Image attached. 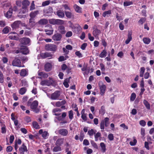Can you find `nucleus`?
Masks as SVG:
<instances>
[{
    "instance_id": "a19ab883",
    "label": "nucleus",
    "mask_w": 154,
    "mask_h": 154,
    "mask_svg": "<svg viewBox=\"0 0 154 154\" xmlns=\"http://www.w3.org/2000/svg\"><path fill=\"white\" fill-rule=\"evenodd\" d=\"M69 81V79H67L64 80L63 83V85L66 88H67L69 87V85L68 82Z\"/></svg>"
},
{
    "instance_id": "b1692460",
    "label": "nucleus",
    "mask_w": 154,
    "mask_h": 154,
    "mask_svg": "<svg viewBox=\"0 0 154 154\" xmlns=\"http://www.w3.org/2000/svg\"><path fill=\"white\" fill-rule=\"evenodd\" d=\"M58 30L60 33L62 34H64L66 32V31L65 30V27L63 26H59Z\"/></svg>"
},
{
    "instance_id": "f257e3e1",
    "label": "nucleus",
    "mask_w": 154,
    "mask_h": 154,
    "mask_svg": "<svg viewBox=\"0 0 154 154\" xmlns=\"http://www.w3.org/2000/svg\"><path fill=\"white\" fill-rule=\"evenodd\" d=\"M38 105V101L35 100L31 103L29 106H30V108L33 110L34 112L35 113H38L39 111V110L37 108Z\"/></svg>"
},
{
    "instance_id": "5701e85b",
    "label": "nucleus",
    "mask_w": 154,
    "mask_h": 154,
    "mask_svg": "<svg viewBox=\"0 0 154 154\" xmlns=\"http://www.w3.org/2000/svg\"><path fill=\"white\" fill-rule=\"evenodd\" d=\"M73 31L76 33H79L81 30L82 28L80 26H73L72 27Z\"/></svg>"
},
{
    "instance_id": "6e6552de",
    "label": "nucleus",
    "mask_w": 154,
    "mask_h": 154,
    "mask_svg": "<svg viewBox=\"0 0 154 154\" xmlns=\"http://www.w3.org/2000/svg\"><path fill=\"white\" fill-rule=\"evenodd\" d=\"M20 41L23 45H26L28 44L30 42L29 38H23L20 39Z\"/></svg>"
},
{
    "instance_id": "9d476101",
    "label": "nucleus",
    "mask_w": 154,
    "mask_h": 154,
    "mask_svg": "<svg viewBox=\"0 0 154 154\" xmlns=\"http://www.w3.org/2000/svg\"><path fill=\"white\" fill-rule=\"evenodd\" d=\"M20 153V154H24L25 152H27L28 151L27 148L24 144L23 143L22 146L19 149Z\"/></svg>"
},
{
    "instance_id": "13d9d810",
    "label": "nucleus",
    "mask_w": 154,
    "mask_h": 154,
    "mask_svg": "<svg viewBox=\"0 0 154 154\" xmlns=\"http://www.w3.org/2000/svg\"><path fill=\"white\" fill-rule=\"evenodd\" d=\"M35 9V4L34 1H32L31 3V6L30 7V11L32 10Z\"/></svg>"
},
{
    "instance_id": "37998d69",
    "label": "nucleus",
    "mask_w": 154,
    "mask_h": 154,
    "mask_svg": "<svg viewBox=\"0 0 154 154\" xmlns=\"http://www.w3.org/2000/svg\"><path fill=\"white\" fill-rule=\"evenodd\" d=\"M94 134L95 141H97L98 140V138L101 136V134L100 133L98 132Z\"/></svg>"
},
{
    "instance_id": "a878e982",
    "label": "nucleus",
    "mask_w": 154,
    "mask_h": 154,
    "mask_svg": "<svg viewBox=\"0 0 154 154\" xmlns=\"http://www.w3.org/2000/svg\"><path fill=\"white\" fill-rule=\"evenodd\" d=\"M28 73V71L26 69H23L21 70L20 75L21 76L24 77L27 75Z\"/></svg>"
},
{
    "instance_id": "4be33fe9",
    "label": "nucleus",
    "mask_w": 154,
    "mask_h": 154,
    "mask_svg": "<svg viewBox=\"0 0 154 154\" xmlns=\"http://www.w3.org/2000/svg\"><path fill=\"white\" fill-rule=\"evenodd\" d=\"M52 56L51 53L45 52L44 53H42L41 54V57L43 58H45L48 57H51Z\"/></svg>"
},
{
    "instance_id": "6ab92c4d",
    "label": "nucleus",
    "mask_w": 154,
    "mask_h": 154,
    "mask_svg": "<svg viewBox=\"0 0 154 154\" xmlns=\"http://www.w3.org/2000/svg\"><path fill=\"white\" fill-rule=\"evenodd\" d=\"M20 23L21 21H15L11 24V26L13 29H16L19 27Z\"/></svg>"
},
{
    "instance_id": "0e129e2a",
    "label": "nucleus",
    "mask_w": 154,
    "mask_h": 154,
    "mask_svg": "<svg viewBox=\"0 0 154 154\" xmlns=\"http://www.w3.org/2000/svg\"><path fill=\"white\" fill-rule=\"evenodd\" d=\"M67 67L65 64H63L61 66V69L62 70L64 71L66 69Z\"/></svg>"
},
{
    "instance_id": "338daca9",
    "label": "nucleus",
    "mask_w": 154,
    "mask_h": 154,
    "mask_svg": "<svg viewBox=\"0 0 154 154\" xmlns=\"http://www.w3.org/2000/svg\"><path fill=\"white\" fill-rule=\"evenodd\" d=\"M72 35V32L71 31H69L67 32L66 34V37H69Z\"/></svg>"
},
{
    "instance_id": "4468645a",
    "label": "nucleus",
    "mask_w": 154,
    "mask_h": 154,
    "mask_svg": "<svg viewBox=\"0 0 154 154\" xmlns=\"http://www.w3.org/2000/svg\"><path fill=\"white\" fill-rule=\"evenodd\" d=\"M59 134L63 136H66L68 134V131L67 129H61L58 130Z\"/></svg>"
},
{
    "instance_id": "39448f33",
    "label": "nucleus",
    "mask_w": 154,
    "mask_h": 154,
    "mask_svg": "<svg viewBox=\"0 0 154 154\" xmlns=\"http://www.w3.org/2000/svg\"><path fill=\"white\" fill-rule=\"evenodd\" d=\"M12 65L14 66H17L19 67H21L23 66H22L21 62L20 59L15 58L13 60L12 62Z\"/></svg>"
},
{
    "instance_id": "c9c22d12",
    "label": "nucleus",
    "mask_w": 154,
    "mask_h": 154,
    "mask_svg": "<svg viewBox=\"0 0 154 154\" xmlns=\"http://www.w3.org/2000/svg\"><path fill=\"white\" fill-rule=\"evenodd\" d=\"M65 13L66 16L68 18H71L73 17L74 15L71 12L69 11H65Z\"/></svg>"
},
{
    "instance_id": "cd10ccee",
    "label": "nucleus",
    "mask_w": 154,
    "mask_h": 154,
    "mask_svg": "<svg viewBox=\"0 0 154 154\" xmlns=\"http://www.w3.org/2000/svg\"><path fill=\"white\" fill-rule=\"evenodd\" d=\"M66 103L65 100H63L61 101H58L56 103V106L60 107L62 105H64Z\"/></svg>"
},
{
    "instance_id": "dca6fc26",
    "label": "nucleus",
    "mask_w": 154,
    "mask_h": 154,
    "mask_svg": "<svg viewBox=\"0 0 154 154\" xmlns=\"http://www.w3.org/2000/svg\"><path fill=\"white\" fill-rule=\"evenodd\" d=\"M48 26L49 27V29H45V31L46 32V34L47 35H51L52 34L53 32V30L52 29L51 25H49Z\"/></svg>"
},
{
    "instance_id": "3c124183",
    "label": "nucleus",
    "mask_w": 154,
    "mask_h": 154,
    "mask_svg": "<svg viewBox=\"0 0 154 154\" xmlns=\"http://www.w3.org/2000/svg\"><path fill=\"white\" fill-rule=\"evenodd\" d=\"M4 82V77L1 71H0V82L2 83Z\"/></svg>"
},
{
    "instance_id": "f03ea898",
    "label": "nucleus",
    "mask_w": 154,
    "mask_h": 154,
    "mask_svg": "<svg viewBox=\"0 0 154 154\" xmlns=\"http://www.w3.org/2000/svg\"><path fill=\"white\" fill-rule=\"evenodd\" d=\"M45 48L47 51L55 52L57 50V47L55 45L48 44L45 45Z\"/></svg>"
},
{
    "instance_id": "680f3d73",
    "label": "nucleus",
    "mask_w": 154,
    "mask_h": 154,
    "mask_svg": "<svg viewBox=\"0 0 154 154\" xmlns=\"http://www.w3.org/2000/svg\"><path fill=\"white\" fill-rule=\"evenodd\" d=\"M137 142V140L136 139H134L133 142L130 141V144L131 145L133 146L135 145Z\"/></svg>"
},
{
    "instance_id": "8fccbe9b",
    "label": "nucleus",
    "mask_w": 154,
    "mask_h": 154,
    "mask_svg": "<svg viewBox=\"0 0 154 154\" xmlns=\"http://www.w3.org/2000/svg\"><path fill=\"white\" fill-rule=\"evenodd\" d=\"M50 1L47 0L44 2H43L42 4V5L43 6H45L46 5H48L50 3Z\"/></svg>"
},
{
    "instance_id": "e2e57ef3",
    "label": "nucleus",
    "mask_w": 154,
    "mask_h": 154,
    "mask_svg": "<svg viewBox=\"0 0 154 154\" xmlns=\"http://www.w3.org/2000/svg\"><path fill=\"white\" fill-rule=\"evenodd\" d=\"M140 125L142 126H144L146 124V122L143 120H141L140 122Z\"/></svg>"
},
{
    "instance_id": "f8f14e48",
    "label": "nucleus",
    "mask_w": 154,
    "mask_h": 154,
    "mask_svg": "<svg viewBox=\"0 0 154 154\" xmlns=\"http://www.w3.org/2000/svg\"><path fill=\"white\" fill-rule=\"evenodd\" d=\"M38 75L39 76L38 78L39 79L46 78L48 76L47 73L44 72H40L39 71L38 72Z\"/></svg>"
},
{
    "instance_id": "09e8293b",
    "label": "nucleus",
    "mask_w": 154,
    "mask_h": 154,
    "mask_svg": "<svg viewBox=\"0 0 154 154\" xmlns=\"http://www.w3.org/2000/svg\"><path fill=\"white\" fill-rule=\"evenodd\" d=\"M69 118L71 120H72L73 117V113L72 110H71L69 112Z\"/></svg>"
},
{
    "instance_id": "f3484780",
    "label": "nucleus",
    "mask_w": 154,
    "mask_h": 154,
    "mask_svg": "<svg viewBox=\"0 0 154 154\" xmlns=\"http://www.w3.org/2000/svg\"><path fill=\"white\" fill-rule=\"evenodd\" d=\"M132 32L131 31H128V34L127 39L125 41V43L126 44H128L132 39L131 35Z\"/></svg>"
},
{
    "instance_id": "aec40b11",
    "label": "nucleus",
    "mask_w": 154,
    "mask_h": 154,
    "mask_svg": "<svg viewBox=\"0 0 154 154\" xmlns=\"http://www.w3.org/2000/svg\"><path fill=\"white\" fill-rule=\"evenodd\" d=\"M30 2L28 0H24L23 1L22 5H23L22 8L26 9L29 5Z\"/></svg>"
},
{
    "instance_id": "e433bc0d",
    "label": "nucleus",
    "mask_w": 154,
    "mask_h": 154,
    "mask_svg": "<svg viewBox=\"0 0 154 154\" xmlns=\"http://www.w3.org/2000/svg\"><path fill=\"white\" fill-rule=\"evenodd\" d=\"M34 19H30L29 21V25L31 27H33L35 25L34 21Z\"/></svg>"
},
{
    "instance_id": "473e14b6",
    "label": "nucleus",
    "mask_w": 154,
    "mask_h": 154,
    "mask_svg": "<svg viewBox=\"0 0 154 154\" xmlns=\"http://www.w3.org/2000/svg\"><path fill=\"white\" fill-rule=\"evenodd\" d=\"M61 147L59 146H56L53 149V151L54 152H57L61 151Z\"/></svg>"
},
{
    "instance_id": "5fc2aeb1",
    "label": "nucleus",
    "mask_w": 154,
    "mask_h": 154,
    "mask_svg": "<svg viewBox=\"0 0 154 154\" xmlns=\"http://www.w3.org/2000/svg\"><path fill=\"white\" fill-rule=\"evenodd\" d=\"M88 133L90 136H92L94 134H95V132H94V130L91 129V130H88Z\"/></svg>"
},
{
    "instance_id": "72a5a7b5",
    "label": "nucleus",
    "mask_w": 154,
    "mask_h": 154,
    "mask_svg": "<svg viewBox=\"0 0 154 154\" xmlns=\"http://www.w3.org/2000/svg\"><path fill=\"white\" fill-rule=\"evenodd\" d=\"M100 146L101 148V150L102 152H104L106 150V146L105 144L103 142L100 143Z\"/></svg>"
},
{
    "instance_id": "603ef678",
    "label": "nucleus",
    "mask_w": 154,
    "mask_h": 154,
    "mask_svg": "<svg viewBox=\"0 0 154 154\" xmlns=\"http://www.w3.org/2000/svg\"><path fill=\"white\" fill-rule=\"evenodd\" d=\"M136 97V94L134 93H132L130 97V100L132 101H133L135 100Z\"/></svg>"
},
{
    "instance_id": "0eeeda50",
    "label": "nucleus",
    "mask_w": 154,
    "mask_h": 154,
    "mask_svg": "<svg viewBox=\"0 0 154 154\" xmlns=\"http://www.w3.org/2000/svg\"><path fill=\"white\" fill-rule=\"evenodd\" d=\"M99 85L100 89V94L102 95H103L105 92L106 86L102 82H99Z\"/></svg>"
},
{
    "instance_id": "1a4fd4ad",
    "label": "nucleus",
    "mask_w": 154,
    "mask_h": 154,
    "mask_svg": "<svg viewBox=\"0 0 154 154\" xmlns=\"http://www.w3.org/2000/svg\"><path fill=\"white\" fill-rule=\"evenodd\" d=\"M62 37V35L60 33H57L52 36V39L54 41H60Z\"/></svg>"
},
{
    "instance_id": "4d7b16f0",
    "label": "nucleus",
    "mask_w": 154,
    "mask_h": 154,
    "mask_svg": "<svg viewBox=\"0 0 154 154\" xmlns=\"http://www.w3.org/2000/svg\"><path fill=\"white\" fill-rule=\"evenodd\" d=\"M21 81L22 86H27V82L25 80H22Z\"/></svg>"
},
{
    "instance_id": "58836bf2",
    "label": "nucleus",
    "mask_w": 154,
    "mask_h": 154,
    "mask_svg": "<svg viewBox=\"0 0 154 154\" xmlns=\"http://www.w3.org/2000/svg\"><path fill=\"white\" fill-rule=\"evenodd\" d=\"M143 103L147 109H150V104L147 100H144Z\"/></svg>"
},
{
    "instance_id": "69168bd1",
    "label": "nucleus",
    "mask_w": 154,
    "mask_h": 154,
    "mask_svg": "<svg viewBox=\"0 0 154 154\" xmlns=\"http://www.w3.org/2000/svg\"><path fill=\"white\" fill-rule=\"evenodd\" d=\"M75 55L79 57H82V54L79 51H77L75 52Z\"/></svg>"
},
{
    "instance_id": "2f4dec72",
    "label": "nucleus",
    "mask_w": 154,
    "mask_h": 154,
    "mask_svg": "<svg viewBox=\"0 0 154 154\" xmlns=\"http://www.w3.org/2000/svg\"><path fill=\"white\" fill-rule=\"evenodd\" d=\"M48 23V21L46 19H42L39 20L38 23L40 25H45Z\"/></svg>"
},
{
    "instance_id": "79ce46f5",
    "label": "nucleus",
    "mask_w": 154,
    "mask_h": 154,
    "mask_svg": "<svg viewBox=\"0 0 154 154\" xmlns=\"http://www.w3.org/2000/svg\"><path fill=\"white\" fill-rule=\"evenodd\" d=\"M103 121L104 122L105 126L107 127L109 124V119L107 117L105 118Z\"/></svg>"
},
{
    "instance_id": "6e6d98bb",
    "label": "nucleus",
    "mask_w": 154,
    "mask_h": 154,
    "mask_svg": "<svg viewBox=\"0 0 154 154\" xmlns=\"http://www.w3.org/2000/svg\"><path fill=\"white\" fill-rule=\"evenodd\" d=\"M32 125L34 128L37 129L39 128V126L36 122H33L32 123Z\"/></svg>"
},
{
    "instance_id": "2eb2a0df",
    "label": "nucleus",
    "mask_w": 154,
    "mask_h": 154,
    "mask_svg": "<svg viewBox=\"0 0 154 154\" xmlns=\"http://www.w3.org/2000/svg\"><path fill=\"white\" fill-rule=\"evenodd\" d=\"M93 29L94 30L93 32V34L95 36H98L100 34V31L98 29L96 26H94L93 27Z\"/></svg>"
},
{
    "instance_id": "393cba45",
    "label": "nucleus",
    "mask_w": 154,
    "mask_h": 154,
    "mask_svg": "<svg viewBox=\"0 0 154 154\" xmlns=\"http://www.w3.org/2000/svg\"><path fill=\"white\" fill-rule=\"evenodd\" d=\"M57 14L60 18H63L65 16L64 12L60 10H59L57 11Z\"/></svg>"
},
{
    "instance_id": "052dcab7",
    "label": "nucleus",
    "mask_w": 154,
    "mask_h": 154,
    "mask_svg": "<svg viewBox=\"0 0 154 154\" xmlns=\"http://www.w3.org/2000/svg\"><path fill=\"white\" fill-rule=\"evenodd\" d=\"M109 139L110 140H112L114 139V136L113 134H109L108 136Z\"/></svg>"
},
{
    "instance_id": "f704fd0d",
    "label": "nucleus",
    "mask_w": 154,
    "mask_h": 154,
    "mask_svg": "<svg viewBox=\"0 0 154 154\" xmlns=\"http://www.w3.org/2000/svg\"><path fill=\"white\" fill-rule=\"evenodd\" d=\"M143 41L145 44H148L150 43L151 40L148 38L145 37L143 38Z\"/></svg>"
},
{
    "instance_id": "c756f323",
    "label": "nucleus",
    "mask_w": 154,
    "mask_h": 154,
    "mask_svg": "<svg viewBox=\"0 0 154 154\" xmlns=\"http://www.w3.org/2000/svg\"><path fill=\"white\" fill-rule=\"evenodd\" d=\"M12 8H10L9 10L5 14V17L7 18H10L12 15Z\"/></svg>"
},
{
    "instance_id": "c03bdc74",
    "label": "nucleus",
    "mask_w": 154,
    "mask_h": 154,
    "mask_svg": "<svg viewBox=\"0 0 154 154\" xmlns=\"http://www.w3.org/2000/svg\"><path fill=\"white\" fill-rule=\"evenodd\" d=\"M106 50H103V51L99 55V56L101 58L103 57L106 56Z\"/></svg>"
},
{
    "instance_id": "49530a36",
    "label": "nucleus",
    "mask_w": 154,
    "mask_h": 154,
    "mask_svg": "<svg viewBox=\"0 0 154 154\" xmlns=\"http://www.w3.org/2000/svg\"><path fill=\"white\" fill-rule=\"evenodd\" d=\"M49 134L47 131H45L42 134V136L45 139L47 138V137L48 136Z\"/></svg>"
},
{
    "instance_id": "ea45409f",
    "label": "nucleus",
    "mask_w": 154,
    "mask_h": 154,
    "mask_svg": "<svg viewBox=\"0 0 154 154\" xmlns=\"http://www.w3.org/2000/svg\"><path fill=\"white\" fill-rule=\"evenodd\" d=\"M111 14V11L110 10H109L108 11H106L104 12L103 14V16L105 17L106 16H108L109 15Z\"/></svg>"
},
{
    "instance_id": "20e7f679",
    "label": "nucleus",
    "mask_w": 154,
    "mask_h": 154,
    "mask_svg": "<svg viewBox=\"0 0 154 154\" xmlns=\"http://www.w3.org/2000/svg\"><path fill=\"white\" fill-rule=\"evenodd\" d=\"M49 21L50 24L53 25H61L63 24L64 23L63 20L58 19H50Z\"/></svg>"
},
{
    "instance_id": "774afa93",
    "label": "nucleus",
    "mask_w": 154,
    "mask_h": 154,
    "mask_svg": "<svg viewBox=\"0 0 154 154\" xmlns=\"http://www.w3.org/2000/svg\"><path fill=\"white\" fill-rule=\"evenodd\" d=\"M87 45V44L86 43H84L83 44L81 45V48L83 50H85Z\"/></svg>"
},
{
    "instance_id": "9b49d317",
    "label": "nucleus",
    "mask_w": 154,
    "mask_h": 154,
    "mask_svg": "<svg viewBox=\"0 0 154 154\" xmlns=\"http://www.w3.org/2000/svg\"><path fill=\"white\" fill-rule=\"evenodd\" d=\"M52 68V65L51 63H47L44 65V69L46 72L51 71Z\"/></svg>"
},
{
    "instance_id": "7ed1b4c3",
    "label": "nucleus",
    "mask_w": 154,
    "mask_h": 154,
    "mask_svg": "<svg viewBox=\"0 0 154 154\" xmlns=\"http://www.w3.org/2000/svg\"><path fill=\"white\" fill-rule=\"evenodd\" d=\"M48 79L49 80L47 79L42 81L40 82V84L43 86H50L54 82V81L53 79L51 77H49Z\"/></svg>"
},
{
    "instance_id": "7c9ffc66",
    "label": "nucleus",
    "mask_w": 154,
    "mask_h": 154,
    "mask_svg": "<svg viewBox=\"0 0 154 154\" xmlns=\"http://www.w3.org/2000/svg\"><path fill=\"white\" fill-rule=\"evenodd\" d=\"M74 8L75 11L78 13H82V8L78 5H74Z\"/></svg>"
},
{
    "instance_id": "de8ad7c7",
    "label": "nucleus",
    "mask_w": 154,
    "mask_h": 154,
    "mask_svg": "<svg viewBox=\"0 0 154 154\" xmlns=\"http://www.w3.org/2000/svg\"><path fill=\"white\" fill-rule=\"evenodd\" d=\"M146 20V19L144 17L141 18L140 20L138 21V23L139 24H143L145 22Z\"/></svg>"
},
{
    "instance_id": "c85d7f7f",
    "label": "nucleus",
    "mask_w": 154,
    "mask_h": 154,
    "mask_svg": "<svg viewBox=\"0 0 154 154\" xmlns=\"http://www.w3.org/2000/svg\"><path fill=\"white\" fill-rule=\"evenodd\" d=\"M9 38L11 39L18 40L19 38L17 36H16L12 35V33H10L9 34Z\"/></svg>"
},
{
    "instance_id": "bf43d9fd",
    "label": "nucleus",
    "mask_w": 154,
    "mask_h": 154,
    "mask_svg": "<svg viewBox=\"0 0 154 154\" xmlns=\"http://www.w3.org/2000/svg\"><path fill=\"white\" fill-rule=\"evenodd\" d=\"M105 125L104 122V121H102L100 123V127L101 129L103 130L104 129V126Z\"/></svg>"
},
{
    "instance_id": "4c0bfd02",
    "label": "nucleus",
    "mask_w": 154,
    "mask_h": 154,
    "mask_svg": "<svg viewBox=\"0 0 154 154\" xmlns=\"http://www.w3.org/2000/svg\"><path fill=\"white\" fill-rule=\"evenodd\" d=\"M26 89L25 88H22L19 91L20 94L21 95H23L26 93Z\"/></svg>"
},
{
    "instance_id": "a211bd4d",
    "label": "nucleus",
    "mask_w": 154,
    "mask_h": 154,
    "mask_svg": "<svg viewBox=\"0 0 154 154\" xmlns=\"http://www.w3.org/2000/svg\"><path fill=\"white\" fill-rule=\"evenodd\" d=\"M64 140V139L63 138H58L57 139L55 143L56 145H58L60 146L63 144Z\"/></svg>"
},
{
    "instance_id": "864d4df0",
    "label": "nucleus",
    "mask_w": 154,
    "mask_h": 154,
    "mask_svg": "<svg viewBox=\"0 0 154 154\" xmlns=\"http://www.w3.org/2000/svg\"><path fill=\"white\" fill-rule=\"evenodd\" d=\"M9 31V29L8 27L7 26L4 28L2 30L3 32L5 34L8 33V32Z\"/></svg>"
},
{
    "instance_id": "bb28decb",
    "label": "nucleus",
    "mask_w": 154,
    "mask_h": 154,
    "mask_svg": "<svg viewBox=\"0 0 154 154\" xmlns=\"http://www.w3.org/2000/svg\"><path fill=\"white\" fill-rule=\"evenodd\" d=\"M85 109H83L81 112V114H82L81 118L85 121L87 120V118L86 116V114L85 113Z\"/></svg>"
},
{
    "instance_id": "a18cd8bd",
    "label": "nucleus",
    "mask_w": 154,
    "mask_h": 154,
    "mask_svg": "<svg viewBox=\"0 0 154 154\" xmlns=\"http://www.w3.org/2000/svg\"><path fill=\"white\" fill-rule=\"evenodd\" d=\"M133 3L132 2H124L123 5L124 6H127L133 4Z\"/></svg>"
},
{
    "instance_id": "412c9836",
    "label": "nucleus",
    "mask_w": 154,
    "mask_h": 154,
    "mask_svg": "<svg viewBox=\"0 0 154 154\" xmlns=\"http://www.w3.org/2000/svg\"><path fill=\"white\" fill-rule=\"evenodd\" d=\"M38 13L39 11H38L32 12L29 14V16L30 17V19H34V18Z\"/></svg>"
},
{
    "instance_id": "423d86ee",
    "label": "nucleus",
    "mask_w": 154,
    "mask_h": 154,
    "mask_svg": "<svg viewBox=\"0 0 154 154\" xmlns=\"http://www.w3.org/2000/svg\"><path fill=\"white\" fill-rule=\"evenodd\" d=\"M60 92L59 91H56L52 94L51 96V98L53 100H58L60 95Z\"/></svg>"
},
{
    "instance_id": "ddd939ff",
    "label": "nucleus",
    "mask_w": 154,
    "mask_h": 154,
    "mask_svg": "<svg viewBox=\"0 0 154 154\" xmlns=\"http://www.w3.org/2000/svg\"><path fill=\"white\" fill-rule=\"evenodd\" d=\"M20 52L26 55L29 52L28 49L25 46H22L20 48Z\"/></svg>"
}]
</instances>
